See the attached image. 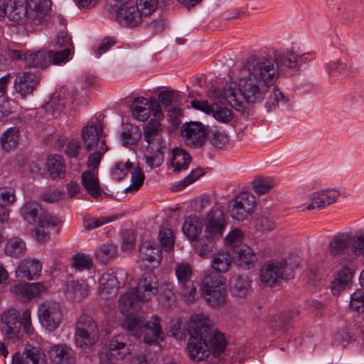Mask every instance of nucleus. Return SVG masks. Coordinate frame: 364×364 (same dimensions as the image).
I'll use <instances>...</instances> for the list:
<instances>
[{
    "label": "nucleus",
    "instance_id": "obj_31",
    "mask_svg": "<svg viewBox=\"0 0 364 364\" xmlns=\"http://www.w3.org/2000/svg\"><path fill=\"white\" fill-rule=\"evenodd\" d=\"M149 100L144 97H136L132 105L131 110L132 116L139 122L146 121L151 115V107Z\"/></svg>",
    "mask_w": 364,
    "mask_h": 364
},
{
    "label": "nucleus",
    "instance_id": "obj_58",
    "mask_svg": "<svg viewBox=\"0 0 364 364\" xmlns=\"http://www.w3.org/2000/svg\"><path fill=\"white\" fill-rule=\"evenodd\" d=\"M350 306L356 311H364V289H357L351 295Z\"/></svg>",
    "mask_w": 364,
    "mask_h": 364
},
{
    "label": "nucleus",
    "instance_id": "obj_20",
    "mask_svg": "<svg viewBox=\"0 0 364 364\" xmlns=\"http://www.w3.org/2000/svg\"><path fill=\"white\" fill-rule=\"evenodd\" d=\"M19 313L14 309L5 311L1 316L2 329L7 338L18 339L20 333Z\"/></svg>",
    "mask_w": 364,
    "mask_h": 364
},
{
    "label": "nucleus",
    "instance_id": "obj_23",
    "mask_svg": "<svg viewBox=\"0 0 364 364\" xmlns=\"http://www.w3.org/2000/svg\"><path fill=\"white\" fill-rule=\"evenodd\" d=\"M102 134V124H92L84 127L81 130V137L87 151L100 148L101 136Z\"/></svg>",
    "mask_w": 364,
    "mask_h": 364
},
{
    "label": "nucleus",
    "instance_id": "obj_16",
    "mask_svg": "<svg viewBox=\"0 0 364 364\" xmlns=\"http://www.w3.org/2000/svg\"><path fill=\"white\" fill-rule=\"evenodd\" d=\"M50 5V0H28L26 6L21 10L31 21L41 23L47 20Z\"/></svg>",
    "mask_w": 364,
    "mask_h": 364
},
{
    "label": "nucleus",
    "instance_id": "obj_63",
    "mask_svg": "<svg viewBox=\"0 0 364 364\" xmlns=\"http://www.w3.org/2000/svg\"><path fill=\"white\" fill-rule=\"evenodd\" d=\"M322 200V208L336 201L339 193L334 189L319 191Z\"/></svg>",
    "mask_w": 364,
    "mask_h": 364
},
{
    "label": "nucleus",
    "instance_id": "obj_13",
    "mask_svg": "<svg viewBox=\"0 0 364 364\" xmlns=\"http://www.w3.org/2000/svg\"><path fill=\"white\" fill-rule=\"evenodd\" d=\"M144 16L137 5L132 1L123 3L117 11V21L128 27H134L141 23Z\"/></svg>",
    "mask_w": 364,
    "mask_h": 364
},
{
    "label": "nucleus",
    "instance_id": "obj_45",
    "mask_svg": "<svg viewBox=\"0 0 364 364\" xmlns=\"http://www.w3.org/2000/svg\"><path fill=\"white\" fill-rule=\"evenodd\" d=\"M218 241L207 240L203 235L197 240L194 249L196 252L203 258H208L215 249V245Z\"/></svg>",
    "mask_w": 364,
    "mask_h": 364
},
{
    "label": "nucleus",
    "instance_id": "obj_28",
    "mask_svg": "<svg viewBox=\"0 0 364 364\" xmlns=\"http://www.w3.org/2000/svg\"><path fill=\"white\" fill-rule=\"evenodd\" d=\"M39 82V77L31 72L19 74L15 80V89L21 95L31 94Z\"/></svg>",
    "mask_w": 364,
    "mask_h": 364
},
{
    "label": "nucleus",
    "instance_id": "obj_12",
    "mask_svg": "<svg viewBox=\"0 0 364 364\" xmlns=\"http://www.w3.org/2000/svg\"><path fill=\"white\" fill-rule=\"evenodd\" d=\"M11 57L15 60H23L25 65L31 68H46L50 65L48 50H28L24 53L21 50H12Z\"/></svg>",
    "mask_w": 364,
    "mask_h": 364
},
{
    "label": "nucleus",
    "instance_id": "obj_34",
    "mask_svg": "<svg viewBox=\"0 0 364 364\" xmlns=\"http://www.w3.org/2000/svg\"><path fill=\"white\" fill-rule=\"evenodd\" d=\"M34 230L36 239L40 242H45L50 238V229L58 225V220L52 215H47L38 223Z\"/></svg>",
    "mask_w": 364,
    "mask_h": 364
},
{
    "label": "nucleus",
    "instance_id": "obj_17",
    "mask_svg": "<svg viewBox=\"0 0 364 364\" xmlns=\"http://www.w3.org/2000/svg\"><path fill=\"white\" fill-rule=\"evenodd\" d=\"M47 353L53 364H75L77 362L75 351L65 343L52 344Z\"/></svg>",
    "mask_w": 364,
    "mask_h": 364
},
{
    "label": "nucleus",
    "instance_id": "obj_60",
    "mask_svg": "<svg viewBox=\"0 0 364 364\" xmlns=\"http://www.w3.org/2000/svg\"><path fill=\"white\" fill-rule=\"evenodd\" d=\"M159 240L166 251H169L173 248V235L170 229L162 228L159 232Z\"/></svg>",
    "mask_w": 364,
    "mask_h": 364
},
{
    "label": "nucleus",
    "instance_id": "obj_61",
    "mask_svg": "<svg viewBox=\"0 0 364 364\" xmlns=\"http://www.w3.org/2000/svg\"><path fill=\"white\" fill-rule=\"evenodd\" d=\"M228 141V136L224 132L219 130L213 131L210 136V142L215 148L223 147Z\"/></svg>",
    "mask_w": 364,
    "mask_h": 364
},
{
    "label": "nucleus",
    "instance_id": "obj_2",
    "mask_svg": "<svg viewBox=\"0 0 364 364\" xmlns=\"http://www.w3.org/2000/svg\"><path fill=\"white\" fill-rule=\"evenodd\" d=\"M187 329L190 336L186 348L189 357L196 362L219 363L227 346L224 334L211 328L210 320L203 315L192 316Z\"/></svg>",
    "mask_w": 364,
    "mask_h": 364
},
{
    "label": "nucleus",
    "instance_id": "obj_3",
    "mask_svg": "<svg viewBox=\"0 0 364 364\" xmlns=\"http://www.w3.org/2000/svg\"><path fill=\"white\" fill-rule=\"evenodd\" d=\"M157 292V279L152 272H146L139 282L138 287L130 288L119 300V309L127 314L131 309H137L140 304L151 299Z\"/></svg>",
    "mask_w": 364,
    "mask_h": 364
},
{
    "label": "nucleus",
    "instance_id": "obj_11",
    "mask_svg": "<svg viewBox=\"0 0 364 364\" xmlns=\"http://www.w3.org/2000/svg\"><path fill=\"white\" fill-rule=\"evenodd\" d=\"M254 205L253 196L242 193L229 202L228 212L233 219L242 221L252 214Z\"/></svg>",
    "mask_w": 364,
    "mask_h": 364
},
{
    "label": "nucleus",
    "instance_id": "obj_7",
    "mask_svg": "<svg viewBox=\"0 0 364 364\" xmlns=\"http://www.w3.org/2000/svg\"><path fill=\"white\" fill-rule=\"evenodd\" d=\"M99 328L96 321L87 314H82L77 320L75 333L76 345L81 348L94 345L98 338Z\"/></svg>",
    "mask_w": 364,
    "mask_h": 364
},
{
    "label": "nucleus",
    "instance_id": "obj_9",
    "mask_svg": "<svg viewBox=\"0 0 364 364\" xmlns=\"http://www.w3.org/2000/svg\"><path fill=\"white\" fill-rule=\"evenodd\" d=\"M228 220L223 210L212 209L203 218V235L207 240L219 241L223 238Z\"/></svg>",
    "mask_w": 364,
    "mask_h": 364
},
{
    "label": "nucleus",
    "instance_id": "obj_64",
    "mask_svg": "<svg viewBox=\"0 0 364 364\" xmlns=\"http://www.w3.org/2000/svg\"><path fill=\"white\" fill-rule=\"evenodd\" d=\"M322 200V208L336 201L339 193L334 189L319 191Z\"/></svg>",
    "mask_w": 364,
    "mask_h": 364
},
{
    "label": "nucleus",
    "instance_id": "obj_25",
    "mask_svg": "<svg viewBox=\"0 0 364 364\" xmlns=\"http://www.w3.org/2000/svg\"><path fill=\"white\" fill-rule=\"evenodd\" d=\"M162 126L161 124L154 119H151L146 125L144 130V140L151 146L165 149L166 142L161 137Z\"/></svg>",
    "mask_w": 364,
    "mask_h": 364
},
{
    "label": "nucleus",
    "instance_id": "obj_29",
    "mask_svg": "<svg viewBox=\"0 0 364 364\" xmlns=\"http://www.w3.org/2000/svg\"><path fill=\"white\" fill-rule=\"evenodd\" d=\"M21 215L29 224H36L48 215L41 205L35 201L26 202L20 209Z\"/></svg>",
    "mask_w": 364,
    "mask_h": 364
},
{
    "label": "nucleus",
    "instance_id": "obj_5",
    "mask_svg": "<svg viewBox=\"0 0 364 364\" xmlns=\"http://www.w3.org/2000/svg\"><path fill=\"white\" fill-rule=\"evenodd\" d=\"M200 289L210 306L214 308L224 306L226 289L223 277L213 274L205 275L202 280Z\"/></svg>",
    "mask_w": 364,
    "mask_h": 364
},
{
    "label": "nucleus",
    "instance_id": "obj_48",
    "mask_svg": "<svg viewBox=\"0 0 364 364\" xmlns=\"http://www.w3.org/2000/svg\"><path fill=\"white\" fill-rule=\"evenodd\" d=\"M96 151L91 154L87 160V166L89 170L97 172L98 166L100 164L103 154L107 151L108 148L106 146L105 141L102 140L100 148L95 149Z\"/></svg>",
    "mask_w": 364,
    "mask_h": 364
},
{
    "label": "nucleus",
    "instance_id": "obj_32",
    "mask_svg": "<svg viewBox=\"0 0 364 364\" xmlns=\"http://www.w3.org/2000/svg\"><path fill=\"white\" fill-rule=\"evenodd\" d=\"M232 263L231 254L228 251L221 250L213 255L210 266L215 272L224 274L229 271Z\"/></svg>",
    "mask_w": 364,
    "mask_h": 364
},
{
    "label": "nucleus",
    "instance_id": "obj_24",
    "mask_svg": "<svg viewBox=\"0 0 364 364\" xmlns=\"http://www.w3.org/2000/svg\"><path fill=\"white\" fill-rule=\"evenodd\" d=\"M108 350L110 355L116 359H124L132 353V346L129 338L122 334L113 336L109 343Z\"/></svg>",
    "mask_w": 364,
    "mask_h": 364
},
{
    "label": "nucleus",
    "instance_id": "obj_8",
    "mask_svg": "<svg viewBox=\"0 0 364 364\" xmlns=\"http://www.w3.org/2000/svg\"><path fill=\"white\" fill-rule=\"evenodd\" d=\"M38 317L41 326L49 331L56 330L63 320V309L54 300H46L38 308Z\"/></svg>",
    "mask_w": 364,
    "mask_h": 364
},
{
    "label": "nucleus",
    "instance_id": "obj_14",
    "mask_svg": "<svg viewBox=\"0 0 364 364\" xmlns=\"http://www.w3.org/2000/svg\"><path fill=\"white\" fill-rule=\"evenodd\" d=\"M11 364H48V360L41 347L27 344L22 353L17 352L13 355Z\"/></svg>",
    "mask_w": 364,
    "mask_h": 364
},
{
    "label": "nucleus",
    "instance_id": "obj_4",
    "mask_svg": "<svg viewBox=\"0 0 364 364\" xmlns=\"http://www.w3.org/2000/svg\"><path fill=\"white\" fill-rule=\"evenodd\" d=\"M122 326L137 338L143 335L144 341L148 344L159 343L164 338L161 319L157 316H153L149 321H146L141 316L128 315L122 321Z\"/></svg>",
    "mask_w": 364,
    "mask_h": 364
},
{
    "label": "nucleus",
    "instance_id": "obj_51",
    "mask_svg": "<svg viewBox=\"0 0 364 364\" xmlns=\"http://www.w3.org/2000/svg\"><path fill=\"white\" fill-rule=\"evenodd\" d=\"M130 172L132 173V183L128 188L132 191L138 190L144 181V173L138 163H134Z\"/></svg>",
    "mask_w": 364,
    "mask_h": 364
},
{
    "label": "nucleus",
    "instance_id": "obj_21",
    "mask_svg": "<svg viewBox=\"0 0 364 364\" xmlns=\"http://www.w3.org/2000/svg\"><path fill=\"white\" fill-rule=\"evenodd\" d=\"M42 270L41 262L36 259L26 258L21 260L15 272L17 279L34 280L37 279Z\"/></svg>",
    "mask_w": 364,
    "mask_h": 364
},
{
    "label": "nucleus",
    "instance_id": "obj_22",
    "mask_svg": "<svg viewBox=\"0 0 364 364\" xmlns=\"http://www.w3.org/2000/svg\"><path fill=\"white\" fill-rule=\"evenodd\" d=\"M139 257L144 262V266L148 269H153L159 266L161 261V250L159 247L151 241L144 242L139 248Z\"/></svg>",
    "mask_w": 364,
    "mask_h": 364
},
{
    "label": "nucleus",
    "instance_id": "obj_33",
    "mask_svg": "<svg viewBox=\"0 0 364 364\" xmlns=\"http://www.w3.org/2000/svg\"><path fill=\"white\" fill-rule=\"evenodd\" d=\"M82 183L89 193L94 198H99L102 194L100 182L97 172L91 170L86 171L82 174Z\"/></svg>",
    "mask_w": 364,
    "mask_h": 364
},
{
    "label": "nucleus",
    "instance_id": "obj_39",
    "mask_svg": "<svg viewBox=\"0 0 364 364\" xmlns=\"http://www.w3.org/2000/svg\"><path fill=\"white\" fill-rule=\"evenodd\" d=\"M190 163L191 156L184 149L178 147L173 149L171 164L174 171L186 170Z\"/></svg>",
    "mask_w": 364,
    "mask_h": 364
},
{
    "label": "nucleus",
    "instance_id": "obj_26",
    "mask_svg": "<svg viewBox=\"0 0 364 364\" xmlns=\"http://www.w3.org/2000/svg\"><path fill=\"white\" fill-rule=\"evenodd\" d=\"M251 280L246 275H235L230 278L229 287L233 297L245 299L251 291Z\"/></svg>",
    "mask_w": 364,
    "mask_h": 364
},
{
    "label": "nucleus",
    "instance_id": "obj_43",
    "mask_svg": "<svg viewBox=\"0 0 364 364\" xmlns=\"http://www.w3.org/2000/svg\"><path fill=\"white\" fill-rule=\"evenodd\" d=\"M158 97L165 110H170L171 107L181 100L179 92L168 89L159 92Z\"/></svg>",
    "mask_w": 364,
    "mask_h": 364
},
{
    "label": "nucleus",
    "instance_id": "obj_54",
    "mask_svg": "<svg viewBox=\"0 0 364 364\" xmlns=\"http://www.w3.org/2000/svg\"><path fill=\"white\" fill-rule=\"evenodd\" d=\"M151 149L154 151L149 156H146V162L151 168L159 167L164 161V149L151 146Z\"/></svg>",
    "mask_w": 364,
    "mask_h": 364
},
{
    "label": "nucleus",
    "instance_id": "obj_53",
    "mask_svg": "<svg viewBox=\"0 0 364 364\" xmlns=\"http://www.w3.org/2000/svg\"><path fill=\"white\" fill-rule=\"evenodd\" d=\"M92 264V259L87 255L78 253L73 257L72 266L77 271L90 269Z\"/></svg>",
    "mask_w": 364,
    "mask_h": 364
},
{
    "label": "nucleus",
    "instance_id": "obj_38",
    "mask_svg": "<svg viewBox=\"0 0 364 364\" xmlns=\"http://www.w3.org/2000/svg\"><path fill=\"white\" fill-rule=\"evenodd\" d=\"M26 245L20 237H13L5 244L4 252L6 255L11 257H21L26 255Z\"/></svg>",
    "mask_w": 364,
    "mask_h": 364
},
{
    "label": "nucleus",
    "instance_id": "obj_19",
    "mask_svg": "<svg viewBox=\"0 0 364 364\" xmlns=\"http://www.w3.org/2000/svg\"><path fill=\"white\" fill-rule=\"evenodd\" d=\"M47 287L43 282L18 284L11 287V292L16 297L23 300L38 298L45 294Z\"/></svg>",
    "mask_w": 364,
    "mask_h": 364
},
{
    "label": "nucleus",
    "instance_id": "obj_41",
    "mask_svg": "<svg viewBox=\"0 0 364 364\" xmlns=\"http://www.w3.org/2000/svg\"><path fill=\"white\" fill-rule=\"evenodd\" d=\"M353 272L348 267L343 268L338 274L337 277L332 282V291L337 294L343 290L351 281Z\"/></svg>",
    "mask_w": 364,
    "mask_h": 364
},
{
    "label": "nucleus",
    "instance_id": "obj_36",
    "mask_svg": "<svg viewBox=\"0 0 364 364\" xmlns=\"http://www.w3.org/2000/svg\"><path fill=\"white\" fill-rule=\"evenodd\" d=\"M48 171L53 179H60L65 176V165L61 156L52 154L47 159Z\"/></svg>",
    "mask_w": 364,
    "mask_h": 364
},
{
    "label": "nucleus",
    "instance_id": "obj_40",
    "mask_svg": "<svg viewBox=\"0 0 364 364\" xmlns=\"http://www.w3.org/2000/svg\"><path fill=\"white\" fill-rule=\"evenodd\" d=\"M90 290L89 286L82 280H72L67 284V291L74 301L85 298Z\"/></svg>",
    "mask_w": 364,
    "mask_h": 364
},
{
    "label": "nucleus",
    "instance_id": "obj_37",
    "mask_svg": "<svg viewBox=\"0 0 364 364\" xmlns=\"http://www.w3.org/2000/svg\"><path fill=\"white\" fill-rule=\"evenodd\" d=\"M256 262L257 256L250 247H244L240 249L236 253L235 259V264L245 269L252 267Z\"/></svg>",
    "mask_w": 364,
    "mask_h": 364
},
{
    "label": "nucleus",
    "instance_id": "obj_49",
    "mask_svg": "<svg viewBox=\"0 0 364 364\" xmlns=\"http://www.w3.org/2000/svg\"><path fill=\"white\" fill-rule=\"evenodd\" d=\"M50 65H61L68 62L72 53V50L69 47H66L61 50H48Z\"/></svg>",
    "mask_w": 364,
    "mask_h": 364
},
{
    "label": "nucleus",
    "instance_id": "obj_56",
    "mask_svg": "<svg viewBox=\"0 0 364 364\" xmlns=\"http://www.w3.org/2000/svg\"><path fill=\"white\" fill-rule=\"evenodd\" d=\"M253 186L255 192L262 195L274 187V183L269 178H257L253 181Z\"/></svg>",
    "mask_w": 364,
    "mask_h": 364
},
{
    "label": "nucleus",
    "instance_id": "obj_35",
    "mask_svg": "<svg viewBox=\"0 0 364 364\" xmlns=\"http://www.w3.org/2000/svg\"><path fill=\"white\" fill-rule=\"evenodd\" d=\"M203 222L196 216H189L184 220L182 230L183 234L191 241L198 238L202 232Z\"/></svg>",
    "mask_w": 364,
    "mask_h": 364
},
{
    "label": "nucleus",
    "instance_id": "obj_62",
    "mask_svg": "<svg viewBox=\"0 0 364 364\" xmlns=\"http://www.w3.org/2000/svg\"><path fill=\"white\" fill-rule=\"evenodd\" d=\"M135 4L144 16L150 15L158 6V0H136Z\"/></svg>",
    "mask_w": 364,
    "mask_h": 364
},
{
    "label": "nucleus",
    "instance_id": "obj_44",
    "mask_svg": "<svg viewBox=\"0 0 364 364\" xmlns=\"http://www.w3.org/2000/svg\"><path fill=\"white\" fill-rule=\"evenodd\" d=\"M271 90V88L269 89ZM268 98L266 102V107L268 110L273 109L281 105L288 107V99L284 97L282 92L277 87H273L272 90H269ZM267 95L265 96V97Z\"/></svg>",
    "mask_w": 364,
    "mask_h": 364
},
{
    "label": "nucleus",
    "instance_id": "obj_52",
    "mask_svg": "<svg viewBox=\"0 0 364 364\" xmlns=\"http://www.w3.org/2000/svg\"><path fill=\"white\" fill-rule=\"evenodd\" d=\"M134 163L130 162L129 160L126 162H117L112 170V177L113 179L120 181L123 179L130 171Z\"/></svg>",
    "mask_w": 364,
    "mask_h": 364
},
{
    "label": "nucleus",
    "instance_id": "obj_15",
    "mask_svg": "<svg viewBox=\"0 0 364 364\" xmlns=\"http://www.w3.org/2000/svg\"><path fill=\"white\" fill-rule=\"evenodd\" d=\"M238 91H240L238 90ZM240 97H237L236 90L229 87L228 90H221L220 89L212 86L208 92V97L212 100H216L220 98H225L227 102L238 112H243L245 109V102H247L240 93ZM248 104H250L248 102Z\"/></svg>",
    "mask_w": 364,
    "mask_h": 364
},
{
    "label": "nucleus",
    "instance_id": "obj_18",
    "mask_svg": "<svg viewBox=\"0 0 364 364\" xmlns=\"http://www.w3.org/2000/svg\"><path fill=\"white\" fill-rule=\"evenodd\" d=\"M285 270L284 263L279 261H269L260 271L261 282L268 287H274L280 283Z\"/></svg>",
    "mask_w": 364,
    "mask_h": 364
},
{
    "label": "nucleus",
    "instance_id": "obj_27",
    "mask_svg": "<svg viewBox=\"0 0 364 364\" xmlns=\"http://www.w3.org/2000/svg\"><path fill=\"white\" fill-rule=\"evenodd\" d=\"M119 282L117 277L112 273L105 272L99 279V294L109 299L115 296L119 290Z\"/></svg>",
    "mask_w": 364,
    "mask_h": 364
},
{
    "label": "nucleus",
    "instance_id": "obj_30",
    "mask_svg": "<svg viewBox=\"0 0 364 364\" xmlns=\"http://www.w3.org/2000/svg\"><path fill=\"white\" fill-rule=\"evenodd\" d=\"M352 235L348 232L338 234L333 237L328 245V251L333 256L344 254L349 248Z\"/></svg>",
    "mask_w": 364,
    "mask_h": 364
},
{
    "label": "nucleus",
    "instance_id": "obj_1",
    "mask_svg": "<svg viewBox=\"0 0 364 364\" xmlns=\"http://www.w3.org/2000/svg\"><path fill=\"white\" fill-rule=\"evenodd\" d=\"M279 65L285 68H299L298 54L292 50L274 58L252 55L247 58L239 80V90L249 103H260L279 77Z\"/></svg>",
    "mask_w": 364,
    "mask_h": 364
},
{
    "label": "nucleus",
    "instance_id": "obj_10",
    "mask_svg": "<svg viewBox=\"0 0 364 364\" xmlns=\"http://www.w3.org/2000/svg\"><path fill=\"white\" fill-rule=\"evenodd\" d=\"M181 134L188 146L198 148L206 141L208 130L206 127L200 122H190L181 126Z\"/></svg>",
    "mask_w": 364,
    "mask_h": 364
},
{
    "label": "nucleus",
    "instance_id": "obj_42",
    "mask_svg": "<svg viewBox=\"0 0 364 364\" xmlns=\"http://www.w3.org/2000/svg\"><path fill=\"white\" fill-rule=\"evenodd\" d=\"M18 141V129L11 127L6 130L1 137V144L6 151H10L16 147Z\"/></svg>",
    "mask_w": 364,
    "mask_h": 364
},
{
    "label": "nucleus",
    "instance_id": "obj_50",
    "mask_svg": "<svg viewBox=\"0 0 364 364\" xmlns=\"http://www.w3.org/2000/svg\"><path fill=\"white\" fill-rule=\"evenodd\" d=\"M117 249L112 244H105L97 247L96 257L103 263L109 262L115 255Z\"/></svg>",
    "mask_w": 364,
    "mask_h": 364
},
{
    "label": "nucleus",
    "instance_id": "obj_46",
    "mask_svg": "<svg viewBox=\"0 0 364 364\" xmlns=\"http://www.w3.org/2000/svg\"><path fill=\"white\" fill-rule=\"evenodd\" d=\"M210 114L219 122L228 123L232 119V112L223 103H213Z\"/></svg>",
    "mask_w": 364,
    "mask_h": 364
},
{
    "label": "nucleus",
    "instance_id": "obj_47",
    "mask_svg": "<svg viewBox=\"0 0 364 364\" xmlns=\"http://www.w3.org/2000/svg\"><path fill=\"white\" fill-rule=\"evenodd\" d=\"M141 136V134L139 128L131 124L127 126L120 134L123 146L136 144Z\"/></svg>",
    "mask_w": 364,
    "mask_h": 364
},
{
    "label": "nucleus",
    "instance_id": "obj_6",
    "mask_svg": "<svg viewBox=\"0 0 364 364\" xmlns=\"http://www.w3.org/2000/svg\"><path fill=\"white\" fill-rule=\"evenodd\" d=\"M174 269L181 296L187 304L195 302L198 299V292L197 285L191 279L193 275L191 266L186 262H177Z\"/></svg>",
    "mask_w": 364,
    "mask_h": 364
},
{
    "label": "nucleus",
    "instance_id": "obj_57",
    "mask_svg": "<svg viewBox=\"0 0 364 364\" xmlns=\"http://www.w3.org/2000/svg\"><path fill=\"white\" fill-rule=\"evenodd\" d=\"M243 239V233L239 228L231 230L224 238L225 245L234 247L239 245Z\"/></svg>",
    "mask_w": 364,
    "mask_h": 364
},
{
    "label": "nucleus",
    "instance_id": "obj_59",
    "mask_svg": "<svg viewBox=\"0 0 364 364\" xmlns=\"http://www.w3.org/2000/svg\"><path fill=\"white\" fill-rule=\"evenodd\" d=\"M351 249L355 255H363L364 252V232H358L352 236Z\"/></svg>",
    "mask_w": 364,
    "mask_h": 364
},
{
    "label": "nucleus",
    "instance_id": "obj_55",
    "mask_svg": "<svg viewBox=\"0 0 364 364\" xmlns=\"http://www.w3.org/2000/svg\"><path fill=\"white\" fill-rule=\"evenodd\" d=\"M203 174L204 172L201 168H198L193 170L186 177L174 185L175 190L180 191L184 188L187 186L198 180Z\"/></svg>",
    "mask_w": 364,
    "mask_h": 364
}]
</instances>
